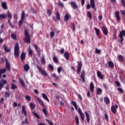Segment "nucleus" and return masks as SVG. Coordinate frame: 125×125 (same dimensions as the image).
<instances>
[{"label":"nucleus","mask_w":125,"mask_h":125,"mask_svg":"<svg viewBox=\"0 0 125 125\" xmlns=\"http://www.w3.org/2000/svg\"><path fill=\"white\" fill-rule=\"evenodd\" d=\"M24 42L26 43H30L31 42V36H30V34L27 29H24Z\"/></svg>","instance_id":"obj_1"},{"label":"nucleus","mask_w":125,"mask_h":125,"mask_svg":"<svg viewBox=\"0 0 125 125\" xmlns=\"http://www.w3.org/2000/svg\"><path fill=\"white\" fill-rule=\"evenodd\" d=\"M20 50V49L19 47V43H18V42H16L14 46V55L15 57H18V56H19Z\"/></svg>","instance_id":"obj_2"},{"label":"nucleus","mask_w":125,"mask_h":125,"mask_svg":"<svg viewBox=\"0 0 125 125\" xmlns=\"http://www.w3.org/2000/svg\"><path fill=\"white\" fill-rule=\"evenodd\" d=\"M37 68L39 69V72H40L41 74H42V76H44V77H46L47 76L48 74L45 71V70L42 69V67H40L38 65H37Z\"/></svg>","instance_id":"obj_3"},{"label":"nucleus","mask_w":125,"mask_h":125,"mask_svg":"<svg viewBox=\"0 0 125 125\" xmlns=\"http://www.w3.org/2000/svg\"><path fill=\"white\" fill-rule=\"evenodd\" d=\"M124 36L125 37V30H122L119 34V38L120 39V42H121V44H124Z\"/></svg>","instance_id":"obj_4"},{"label":"nucleus","mask_w":125,"mask_h":125,"mask_svg":"<svg viewBox=\"0 0 125 125\" xmlns=\"http://www.w3.org/2000/svg\"><path fill=\"white\" fill-rule=\"evenodd\" d=\"M118 104H115V105H112L111 107V112L113 113V114H116L117 113V109H118Z\"/></svg>","instance_id":"obj_5"},{"label":"nucleus","mask_w":125,"mask_h":125,"mask_svg":"<svg viewBox=\"0 0 125 125\" xmlns=\"http://www.w3.org/2000/svg\"><path fill=\"white\" fill-rule=\"evenodd\" d=\"M5 83H7V81L4 80H1L0 81V90H1V88L3 87V86Z\"/></svg>","instance_id":"obj_6"},{"label":"nucleus","mask_w":125,"mask_h":125,"mask_svg":"<svg viewBox=\"0 0 125 125\" xmlns=\"http://www.w3.org/2000/svg\"><path fill=\"white\" fill-rule=\"evenodd\" d=\"M83 67V63L82 62H78V67L77 71V73L78 74H80L81 73V70H82V67Z\"/></svg>","instance_id":"obj_7"},{"label":"nucleus","mask_w":125,"mask_h":125,"mask_svg":"<svg viewBox=\"0 0 125 125\" xmlns=\"http://www.w3.org/2000/svg\"><path fill=\"white\" fill-rule=\"evenodd\" d=\"M70 5L74 9L79 8V6H78V4H77V3L75 1L70 2Z\"/></svg>","instance_id":"obj_8"},{"label":"nucleus","mask_w":125,"mask_h":125,"mask_svg":"<svg viewBox=\"0 0 125 125\" xmlns=\"http://www.w3.org/2000/svg\"><path fill=\"white\" fill-rule=\"evenodd\" d=\"M35 98H36L38 103H39V104L41 105V106L44 107V103H43L42 100H41V99H40L39 97L37 96L35 97Z\"/></svg>","instance_id":"obj_9"},{"label":"nucleus","mask_w":125,"mask_h":125,"mask_svg":"<svg viewBox=\"0 0 125 125\" xmlns=\"http://www.w3.org/2000/svg\"><path fill=\"white\" fill-rule=\"evenodd\" d=\"M90 6L91 8L93 9L96 10V9L95 8V1H94V0H90Z\"/></svg>","instance_id":"obj_10"},{"label":"nucleus","mask_w":125,"mask_h":125,"mask_svg":"<svg viewBox=\"0 0 125 125\" xmlns=\"http://www.w3.org/2000/svg\"><path fill=\"white\" fill-rule=\"evenodd\" d=\"M85 77V72H84V70H82L81 72V78L82 80L83 83H84V82L85 81L84 79Z\"/></svg>","instance_id":"obj_11"},{"label":"nucleus","mask_w":125,"mask_h":125,"mask_svg":"<svg viewBox=\"0 0 125 125\" xmlns=\"http://www.w3.org/2000/svg\"><path fill=\"white\" fill-rule=\"evenodd\" d=\"M6 60V68L9 72L10 71V63L8 62L7 59H5Z\"/></svg>","instance_id":"obj_12"},{"label":"nucleus","mask_w":125,"mask_h":125,"mask_svg":"<svg viewBox=\"0 0 125 125\" xmlns=\"http://www.w3.org/2000/svg\"><path fill=\"white\" fill-rule=\"evenodd\" d=\"M70 19H71V16L68 14H66L64 17V22H68V20H69Z\"/></svg>","instance_id":"obj_13"},{"label":"nucleus","mask_w":125,"mask_h":125,"mask_svg":"<svg viewBox=\"0 0 125 125\" xmlns=\"http://www.w3.org/2000/svg\"><path fill=\"white\" fill-rule=\"evenodd\" d=\"M1 6H2V8L5 9V10H6L8 9V7H7L6 2H1Z\"/></svg>","instance_id":"obj_14"},{"label":"nucleus","mask_w":125,"mask_h":125,"mask_svg":"<svg viewBox=\"0 0 125 125\" xmlns=\"http://www.w3.org/2000/svg\"><path fill=\"white\" fill-rule=\"evenodd\" d=\"M115 15L117 20H118V21H120V20H121V19L120 18V12H115Z\"/></svg>","instance_id":"obj_15"},{"label":"nucleus","mask_w":125,"mask_h":125,"mask_svg":"<svg viewBox=\"0 0 125 125\" xmlns=\"http://www.w3.org/2000/svg\"><path fill=\"white\" fill-rule=\"evenodd\" d=\"M84 114L86 117V121L87 123H89L90 122V118L89 117V114H88V113L86 111L84 112Z\"/></svg>","instance_id":"obj_16"},{"label":"nucleus","mask_w":125,"mask_h":125,"mask_svg":"<svg viewBox=\"0 0 125 125\" xmlns=\"http://www.w3.org/2000/svg\"><path fill=\"white\" fill-rule=\"evenodd\" d=\"M102 31L103 32V34H104L105 36H107V35H108V30L105 27H103Z\"/></svg>","instance_id":"obj_17"},{"label":"nucleus","mask_w":125,"mask_h":125,"mask_svg":"<svg viewBox=\"0 0 125 125\" xmlns=\"http://www.w3.org/2000/svg\"><path fill=\"white\" fill-rule=\"evenodd\" d=\"M25 58H26V53L22 52L21 55V59L22 62L24 61V59H25Z\"/></svg>","instance_id":"obj_18"},{"label":"nucleus","mask_w":125,"mask_h":125,"mask_svg":"<svg viewBox=\"0 0 125 125\" xmlns=\"http://www.w3.org/2000/svg\"><path fill=\"white\" fill-rule=\"evenodd\" d=\"M90 89L91 92L94 91V84L92 82H91L90 83Z\"/></svg>","instance_id":"obj_19"},{"label":"nucleus","mask_w":125,"mask_h":125,"mask_svg":"<svg viewBox=\"0 0 125 125\" xmlns=\"http://www.w3.org/2000/svg\"><path fill=\"white\" fill-rule=\"evenodd\" d=\"M21 113L24 115L25 117H27V112H26V110L25 109V106L24 105H22V106Z\"/></svg>","instance_id":"obj_20"},{"label":"nucleus","mask_w":125,"mask_h":125,"mask_svg":"<svg viewBox=\"0 0 125 125\" xmlns=\"http://www.w3.org/2000/svg\"><path fill=\"white\" fill-rule=\"evenodd\" d=\"M24 71L25 72H28L29 70H30V66H29V64H25L23 66Z\"/></svg>","instance_id":"obj_21"},{"label":"nucleus","mask_w":125,"mask_h":125,"mask_svg":"<svg viewBox=\"0 0 125 125\" xmlns=\"http://www.w3.org/2000/svg\"><path fill=\"white\" fill-rule=\"evenodd\" d=\"M97 77L101 79V80H103V76L102 75V74H101V72H100V71H97Z\"/></svg>","instance_id":"obj_22"},{"label":"nucleus","mask_w":125,"mask_h":125,"mask_svg":"<svg viewBox=\"0 0 125 125\" xmlns=\"http://www.w3.org/2000/svg\"><path fill=\"white\" fill-rule=\"evenodd\" d=\"M117 59L120 62H123L124 61V57L122 55H119L117 57Z\"/></svg>","instance_id":"obj_23"},{"label":"nucleus","mask_w":125,"mask_h":125,"mask_svg":"<svg viewBox=\"0 0 125 125\" xmlns=\"http://www.w3.org/2000/svg\"><path fill=\"white\" fill-rule=\"evenodd\" d=\"M42 97H43V99H45V100H46V101H47V102H49V99H48L47 98V96H46V94L42 93Z\"/></svg>","instance_id":"obj_24"},{"label":"nucleus","mask_w":125,"mask_h":125,"mask_svg":"<svg viewBox=\"0 0 125 125\" xmlns=\"http://www.w3.org/2000/svg\"><path fill=\"white\" fill-rule=\"evenodd\" d=\"M63 56L66 60H68V59H69V57H70V55L68 52H65Z\"/></svg>","instance_id":"obj_25"},{"label":"nucleus","mask_w":125,"mask_h":125,"mask_svg":"<svg viewBox=\"0 0 125 125\" xmlns=\"http://www.w3.org/2000/svg\"><path fill=\"white\" fill-rule=\"evenodd\" d=\"M104 102L105 104H109L110 103V99L109 98L105 97L104 98Z\"/></svg>","instance_id":"obj_26"},{"label":"nucleus","mask_w":125,"mask_h":125,"mask_svg":"<svg viewBox=\"0 0 125 125\" xmlns=\"http://www.w3.org/2000/svg\"><path fill=\"white\" fill-rule=\"evenodd\" d=\"M3 48L4 49L5 51H6V52H9V51H10V49L8 48L7 46H6V45H5V44H4Z\"/></svg>","instance_id":"obj_27"},{"label":"nucleus","mask_w":125,"mask_h":125,"mask_svg":"<svg viewBox=\"0 0 125 125\" xmlns=\"http://www.w3.org/2000/svg\"><path fill=\"white\" fill-rule=\"evenodd\" d=\"M97 94L98 95H99V94L101 95V94H102V89L100 88H98L97 89Z\"/></svg>","instance_id":"obj_28"},{"label":"nucleus","mask_w":125,"mask_h":125,"mask_svg":"<svg viewBox=\"0 0 125 125\" xmlns=\"http://www.w3.org/2000/svg\"><path fill=\"white\" fill-rule=\"evenodd\" d=\"M25 11L22 10L21 12V20H25Z\"/></svg>","instance_id":"obj_29"},{"label":"nucleus","mask_w":125,"mask_h":125,"mask_svg":"<svg viewBox=\"0 0 125 125\" xmlns=\"http://www.w3.org/2000/svg\"><path fill=\"white\" fill-rule=\"evenodd\" d=\"M71 103L74 107L75 108L76 110L78 109V105L77 104V103L75 101H71Z\"/></svg>","instance_id":"obj_30"},{"label":"nucleus","mask_w":125,"mask_h":125,"mask_svg":"<svg viewBox=\"0 0 125 125\" xmlns=\"http://www.w3.org/2000/svg\"><path fill=\"white\" fill-rule=\"evenodd\" d=\"M28 54L32 56L33 55V50L31 48V46H29Z\"/></svg>","instance_id":"obj_31"},{"label":"nucleus","mask_w":125,"mask_h":125,"mask_svg":"<svg viewBox=\"0 0 125 125\" xmlns=\"http://www.w3.org/2000/svg\"><path fill=\"white\" fill-rule=\"evenodd\" d=\"M56 18L58 21H59L60 20V14H59V12H57L56 14Z\"/></svg>","instance_id":"obj_32"},{"label":"nucleus","mask_w":125,"mask_h":125,"mask_svg":"<svg viewBox=\"0 0 125 125\" xmlns=\"http://www.w3.org/2000/svg\"><path fill=\"white\" fill-rule=\"evenodd\" d=\"M108 65L110 68H114V63L111 61L108 62Z\"/></svg>","instance_id":"obj_33"},{"label":"nucleus","mask_w":125,"mask_h":125,"mask_svg":"<svg viewBox=\"0 0 125 125\" xmlns=\"http://www.w3.org/2000/svg\"><path fill=\"white\" fill-rule=\"evenodd\" d=\"M7 17L8 18H10V19H12V14H11L9 10L7 11Z\"/></svg>","instance_id":"obj_34"},{"label":"nucleus","mask_w":125,"mask_h":125,"mask_svg":"<svg viewBox=\"0 0 125 125\" xmlns=\"http://www.w3.org/2000/svg\"><path fill=\"white\" fill-rule=\"evenodd\" d=\"M29 106H30L31 109H32L33 110V109H34V108H35L36 104H35L33 103H31L29 104Z\"/></svg>","instance_id":"obj_35"},{"label":"nucleus","mask_w":125,"mask_h":125,"mask_svg":"<svg viewBox=\"0 0 125 125\" xmlns=\"http://www.w3.org/2000/svg\"><path fill=\"white\" fill-rule=\"evenodd\" d=\"M5 18H6V15L3 14L0 15V19H5Z\"/></svg>","instance_id":"obj_36"},{"label":"nucleus","mask_w":125,"mask_h":125,"mask_svg":"<svg viewBox=\"0 0 125 125\" xmlns=\"http://www.w3.org/2000/svg\"><path fill=\"white\" fill-rule=\"evenodd\" d=\"M5 72H6V69H5V68L0 69V74H1V75L2 74H4V73H5Z\"/></svg>","instance_id":"obj_37"},{"label":"nucleus","mask_w":125,"mask_h":125,"mask_svg":"<svg viewBox=\"0 0 125 125\" xmlns=\"http://www.w3.org/2000/svg\"><path fill=\"white\" fill-rule=\"evenodd\" d=\"M94 30L96 31L97 36H99V35H100V33H99V32H100V30L97 29L96 27L94 28Z\"/></svg>","instance_id":"obj_38"},{"label":"nucleus","mask_w":125,"mask_h":125,"mask_svg":"<svg viewBox=\"0 0 125 125\" xmlns=\"http://www.w3.org/2000/svg\"><path fill=\"white\" fill-rule=\"evenodd\" d=\"M80 115L82 121H84V114H83V113H81Z\"/></svg>","instance_id":"obj_39"},{"label":"nucleus","mask_w":125,"mask_h":125,"mask_svg":"<svg viewBox=\"0 0 125 125\" xmlns=\"http://www.w3.org/2000/svg\"><path fill=\"white\" fill-rule=\"evenodd\" d=\"M20 82L21 83L22 86H23V87H25V83L24 82V81H23V80L20 79Z\"/></svg>","instance_id":"obj_40"},{"label":"nucleus","mask_w":125,"mask_h":125,"mask_svg":"<svg viewBox=\"0 0 125 125\" xmlns=\"http://www.w3.org/2000/svg\"><path fill=\"white\" fill-rule=\"evenodd\" d=\"M16 34L15 33H12L11 35V37L13 39V40H16Z\"/></svg>","instance_id":"obj_41"},{"label":"nucleus","mask_w":125,"mask_h":125,"mask_svg":"<svg viewBox=\"0 0 125 125\" xmlns=\"http://www.w3.org/2000/svg\"><path fill=\"white\" fill-rule=\"evenodd\" d=\"M42 112L45 116L47 115V110L46 108H42Z\"/></svg>","instance_id":"obj_42"},{"label":"nucleus","mask_w":125,"mask_h":125,"mask_svg":"<svg viewBox=\"0 0 125 125\" xmlns=\"http://www.w3.org/2000/svg\"><path fill=\"white\" fill-rule=\"evenodd\" d=\"M25 100H27V101H31V96L26 95L25 96Z\"/></svg>","instance_id":"obj_43"},{"label":"nucleus","mask_w":125,"mask_h":125,"mask_svg":"<svg viewBox=\"0 0 125 125\" xmlns=\"http://www.w3.org/2000/svg\"><path fill=\"white\" fill-rule=\"evenodd\" d=\"M53 60L55 62V63H58V59H57V57H54L53 58Z\"/></svg>","instance_id":"obj_44"},{"label":"nucleus","mask_w":125,"mask_h":125,"mask_svg":"<svg viewBox=\"0 0 125 125\" xmlns=\"http://www.w3.org/2000/svg\"><path fill=\"white\" fill-rule=\"evenodd\" d=\"M87 16L90 19H92V16L91 15V13H90V12H87Z\"/></svg>","instance_id":"obj_45"},{"label":"nucleus","mask_w":125,"mask_h":125,"mask_svg":"<svg viewBox=\"0 0 125 125\" xmlns=\"http://www.w3.org/2000/svg\"><path fill=\"white\" fill-rule=\"evenodd\" d=\"M52 13V12H51L50 10L49 9L47 10V14H48V16H51Z\"/></svg>","instance_id":"obj_46"},{"label":"nucleus","mask_w":125,"mask_h":125,"mask_svg":"<svg viewBox=\"0 0 125 125\" xmlns=\"http://www.w3.org/2000/svg\"><path fill=\"white\" fill-rule=\"evenodd\" d=\"M95 52H96V53H97V54H100V53H101V50L96 48Z\"/></svg>","instance_id":"obj_47"},{"label":"nucleus","mask_w":125,"mask_h":125,"mask_svg":"<svg viewBox=\"0 0 125 125\" xmlns=\"http://www.w3.org/2000/svg\"><path fill=\"white\" fill-rule=\"evenodd\" d=\"M33 115H34V116H35V117L36 118H37V119H40V116H39V115H38V114H37V113H36L35 111H33Z\"/></svg>","instance_id":"obj_48"},{"label":"nucleus","mask_w":125,"mask_h":125,"mask_svg":"<svg viewBox=\"0 0 125 125\" xmlns=\"http://www.w3.org/2000/svg\"><path fill=\"white\" fill-rule=\"evenodd\" d=\"M118 90L120 93H124V90L121 87L118 88Z\"/></svg>","instance_id":"obj_49"},{"label":"nucleus","mask_w":125,"mask_h":125,"mask_svg":"<svg viewBox=\"0 0 125 125\" xmlns=\"http://www.w3.org/2000/svg\"><path fill=\"white\" fill-rule=\"evenodd\" d=\"M75 121L77 125H79L80 124V122H79V118L78 117V116H76Z\"/></svg>","instance_id":"obj_50"},{"label":"nucleus","mask_w":125,"mask_h":125,"mask_svg":"<svg viewBox=\"0 0 125 125\" xmlns=\"http://www.w3.org/2000/svg\"><path fill=\"white\" fill-rule=\"evenodd\" d=\"M57 71H58V73L59 74H60V73H61V71H62V67H59L58 68Z\"/></svg>","instance_id":"obj_51"},{"label":"nucleus","mask_w":125,"mask_h":125,"mask_svg":"<svg viewBox=\"0 0 125 125\" xmlns=\"http://www.w3.org/2000/svg\"><path fill=\"white\" fill-rule=\"evenodd\" d=\"M5 96L6 97H8V98H9V97L10 96V94H9V93H8V92H5Z\"/></svg>","instance_id":"obj_52"},{"label":"nucleus","mask_w":125,"mask_h":125,"mask_svg":"<svg viewBox=\"0 0 125 125\" xmlns=\"http://www.w3.org/2000/svg\"><path fill=\"white\" fill-rule=\"evenodd\" d=\"M52 77H53V78H54L56 81H57V80H58V77H57V76H56V74L54 73V74L52 75Z\"/></svg>","instance_id":"obj_53"},{"label":"nucleus","mask_w":125,"mask_h":125,"mask_svg":"<svg viewBox=\"0 0 125 125\" xmlns=\"http://www.w3.org/2000/svg\"><path fill=\"white\" fill-rule=\"evenodd\" d=\"M41 63L42 64H44L45 63V59L44 58L41 59Z\"/></svg>","instance_id":"obj_54"},{"label":"nucleus","mask_w":125,"mask_h":125,"mask_svg":"<svg viewBox=\"0 0 125 125\" xmlns=\"http://www.w3.org/2000/svg\"><path fill=\"white\" fill-rule=\"evenodd\" d=\"M12 89H16V88H17V86L14 84H12Z\"/></svg>","instance_id":"obj_55"},{"label":"nucleus","mask_w":125,"mask_h":125,"mask_svg":"<svg viewBox=\"0 0 125 125\" xmlns=\"http://www.w3.org/2000/svg\"><path fill=\"white\" fill-rule=\"evenodd\" d=\"M65 52V50L64 49V48H62L60 50V53L61 54H63Z\"/></svg>","instance_id":"obj_56"},{"label":"nucleus","mask_w":125,"mask_h":125,"mask_svg":"<svg viewBox=\"0 0 125 125\" xmlns=\"http://www.w3.org/2000/svg\"><path fill=\"white\" fill-rule=\"evenodd\" d=\"M104 118L107 122L109 121V117H108V115H107V114H104Z\"/></svg>","instance_id":"obj_57"},{"label":"nucleus","mask_w":125,"mask_h":125,"mask_svg":"<svg viewBox=\"0 0 125 125\" xmlns=\"http://www.w3.org/2000/svg\"><path fill=\"white\" fill-rule=\"evenodd\" d=\"M54 32L52 31L50 32V37L51 38V39H52V38H53V37H54Z\"/></svg>","instance_id":"obj_58"},{"label":"nucleus","mask_w":125,"mask_h":125,"mask_svg":"<svg viewBox=\"0 0 125 125\" xmlns=\"http://www.w3.org/2000/svg\"><path fill=\"white\" fill-rule=\"evenodd\" d=\"M115 83H116L117 86H121V83H120V82H119V81H116Z\"/></svg>","instance_id":"obj_59"},{"label":"nucleus","mask_w":125,"mask_h":125,"mask_svg":"<svg viewBox=\"0 0 125 125\" xmlns=\"http://www.w3.org/2000/svg\"><path fill=\"white\" fill-rule=\"evenodd\" d=\"M103 86H104V88L105 89H108V85H107V84L106 83H104L103 84Z\"/></svg>","instance_id":"obj_60"},{"label":"nucleus","mask_w":125,"mask_h":125,"mask_svg":"<svg viewBox=\"0 0 125 125\" xmlns=\"http://www.w3.org/2000/svg\"><path fill=\"white\" fill-rule=\"evenodd\" d=\"M23 20H20V21H19V25L20 26H21V25H22V24H23Z\"/></svg>","instance_id":"obj_61"},{"label":"nucleus","mask_w":125,"mask_h":125,"mask_svg":"<svg viewBox=\"0 0 125 125\" xmlns=\"http://www.w3.org/2000/svg\"><path fill=\"white\" fill-rule=\"evenodd\" d=\"M59 5H60V6H61L62 7H64V3H63V2H59Z\"/></svg>","instance_id":"obj_62"},{"label":"nucleus","mask_w":125,"mask_h":125,"mask_svg":"<svg viewBox=\"0 0 125 125\" xmlns=\"http://www.w3.org/2000/svg\"><path fill=\"white\" fill-rule=\"evenodd\" d=\"M46 122H47V123H48V124H49L50 125H53V123H51V122H50V121H49L48 119H46Z\"/></svg>","instance_id":"obj_63"},{"label":"nucleus","mask_w":125,"mask_h":125,"mask_svg":"<svg viewBox=\"0 0 125 125\" xmlns=\"http://www.w3.org/2000/svg\"><path fill=\"white\" fill-rule=\"evenodd\" d=\"M49 68L51 69V70H53V65L52 64H49Z\"/></svg>","instance_id":"obj_64"}]
</instances>
